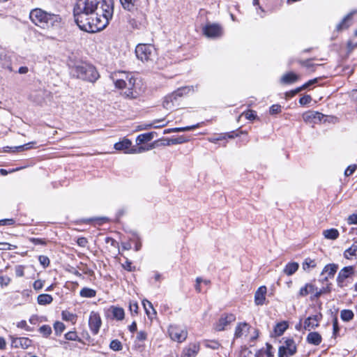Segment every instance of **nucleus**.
I'll use <instances>...</instances> for the list:
<instances>
[{
	"label": "nucleus",
	"mask_w": 357,
	"mask_h": 357,
	"mask_svg": "<svg viewBox=\"0 0 357 357\" xmlns=\"http://www.w3.org/2000/svg\"><path fill=\"white\" fill-rule=\"evenodd\" d=\"M113 0H77L73 15L81 30L96 33L104 29L112 19Z\"/></svg>",
	"instance_id": "obj_1"
},
{
	"label": "nucleus",
	"mask_w": 357,
	"mask_h": 357,
	"mask_svg": "<svg viewBox=\"0 0 357 357\" xmlns=\"http://www.w3.org/2000/svg\"><path fill=\"white\" fill-rule=\"evenodd\" d=\"M29 18L36 26L43 29L59 28L61 25V17L58 15L48 13L40 8L32 10Z\"/></svg>",
	"instance_id": "obj_2"
},
{
	"label": "nucleus",
	"mask_w": 357,
	"mask_h": 357,
	"mask_svg": "<svg viewBox=\"0 0 357 357\" xmlns=\"http://www.w3.org/2000/svg\"><path fill=\"white\" fill-rule=\"evenodd\" d=\"M72 73L78 79L93 83L99 78V74L96 68L86 63L75 66L72 69Z\"/></svg>",
	"instance_id": "obj_3"
},
{
	"label": "nucleus",
	"mask_w": 357,
	"mask_h": 357,
	"mask_svg": "<svg viewBox=\"0 0 357 357\" xmlns=\"http://www.w3.org/2000/svg\"><path fill=\"white\" fill-rule=\"evenodd\" d=\"M190 91H193V86L178 88L172 94L165 97L163 101V107L170 110L179 107L181 105V100L182 97L188 94Z\"/></svg>",
	"instance_id": "obj_4"
},
{
	"label": "nucleus",
	"mask_w": 357,
	"mask_h": 357,
	"mask_svg": "<svg viewBox=\"0 0 357 357\" xmlns=\"http://www.w3.org/2000/svg\"><path fill=\"white\" fill-rule=\"evenodd\" d=\"M115 86L119 89H126L125 94L130 98H135L139 92L137 90V84L135 77H126V81L123 79L114 80Z\"/></svg>",
	"instance_id": "obj_5"
},
{
	"label": "nucleus",
	"mask_w": 357,
	"mask_h": 357,
	"mask_svg": "<svg viewBox=\"0 0 357 357\" xmlns=\"http://www.w3.org/2000/svg\"><path fill=\"white\" fill-rule=\"evenodd\" d=\"M135 54L138 59L149 63L156 59L157 51L151 44H139L135 48Z\"/></svg>",
	"instance_id": "obj_6"
},
{
	"label": "nucleus",
	"mask_w": 357,
	"mask_h": 357,
	"mask_svg": "<svg viewBox=\"0 0 357 357\" xmlns=\"http://www.w3.org/2000/svg\"><path fill=\"white\" fill-rule=\"evenodd\" d=\"M168 333L171 339L178 342H183L188 336L187 331L178 326L172 325L169 327Z\"/></svg>",
	"instance_id": "obj_7"
},
{
	"label": "nucleus",
	"mask_w": 357,
	"mask_h": 357,
	"mask_svg": "<svg viewBox=\"0 0 357 357\" xmlns=\"http://www.w3.org/2000/svg\"><path fill=\"white\" fill-rule=\"evenodd\" d=\"M296 352V346L292 339H287L284 345L279 347L278 357H289Z\"/></svg>",
	"instance_id": "obj_8"
},
{
	"label": "nucleus",
	"mask_w": 357,
	"mask_h": 357,
	"mask_svg": "<svg viewBox=\"0 0 357 357\" xmlns=\"http://www.w3.org/2000/svg\"><path fill=\"white\" fill-rule=\"evenodd\" d=\"M203 31L206 37L211 38H220L223 33L222 28L218 24H207Z\"/></svg>",
	"instance_id": "obj_9"
},
{
	"label": "nucleus",
	"mask_w": 357,
	"mask_h": 357,
	"mask_svg": "<svg viewBox=\"0 0 357 357\" xmlns=\"http://www.w3.org/2000/svg\"><path fill=\"white\" fill-rule=\"evenodd\" d=\"M354 274V266H349L342 268L337 275L336 281L339 287H344L346 284L344 283L346 279L349 278Z\"/></svg>",
	"instance_id": "obj_10"
},
{
	"label": "nucleus",
	"mask_w": 357,
	"mask_h": 357,
	"mask_svg": "<svg viewBox=\"0 0 357 357\" xmlns=\"http://www.w3.org/2000/svg\"><path fill=\"white\" fill-rule=\"evenodd\" d=\"M102 321L99 314L91 312L89 319V326L93 335L98 333Z\"/></svg>",
	"instance_id": "obj_11"
},
{
	"label": "nucleus",
	"mask_w": 357,
	"mask_h": 357,
	"mask_svg": "<svg viewBox=\"0 0 357 357\" xmlns=\"http://www.w3.org/2000/svg\"><path fill=\"white\" fill-rule=\"evenodd\" d=\"M236 320V317L233 314H223L219 319L215 325V330L217 331H224L227 326Z\"/></svg>",
	"instance_id": "obj_12"
},
{
	"label": "nucleus",
	"mask_w": 357,
	"mask_h": 357,
	"mask_svg": "<svg viewBox=\"0 0 357 357\" xmlns=\"http://www.w3.org/2000/svg\"><path fill=\"white\" fill-rule=\"evenodd\" d=\"M10 338L11 340V347L16 349L21 348L26 349L31 346L32 342L28 337H15L10 335Z\"/></svg>",
	"instance_id": "obj_13"
},
{
	"label": "nucleus",
	"mask_w": 357,
	"mask_h": 357,
	"mask_svg": "<svg viewBox=\"0 0 357 357\" xmlns=\"http://www.w3.org/2000/svg\"><path fill=\"white\" fill-rule=\"evenodd\" d=\"M250 326L246 322H240L235 328L234 339L241 338L247 336L249 333Z\"/></svg>",
	"instance_id": "obj_14"
},
{
	"label": "nucleus",
	"mask_w": 357,
	"mask_h": 357,
	"mask_svg": "<svg viewBox=\"0 0 357 357\" xmlns=\"http://www.w3.org/2000/svg\"><path fill=\"white\" fill-rule=\"evenodd\" d=\"M338 269L336 264H328L325 266L321 275L326 276L322 279L323 282H327L329 278H333Z\"/></svg>",
	"instance_id": "obj_15"
},
{
	"label": "nucleus",
	"mask_w": 357,
	"mask_h": 357,
	"mask_svg": "<svg viewBox=\"0 0 357 357\" xmlns=\"http://www.w3.org/2000/svg\"><path fill=\"white\" fill-rule=\"evenodd\" d=\"M199 351V345L197 343L190 344L182 352L181 357H195Z\"/></svg>",
	"instance_id": "obj_16"
},
{
	"label": "nucleus",
	"mask_w": 357,
	"mask_h": 357,
	"mask_svg": "<svg viewBox=\"0 0 357 357\" xmlns=\"http://www.w3.org/2000/svg\"><path fill=\"white\" fill-rule=\"evenodd\" d=\"M321 315H313L307 317L304 321L305 330L310 331L319 326Z\"/></svg>",
	"instance_id": "obj_17"
},
{
	"label": "nucleus",
	"mask_w": 357,
	"mask_h": 357,
	"mask_svg": "<svg viewBox=\"0 0 357 357\" xmlns=\"http://www.w3.org/2000/svg\"><path fill=\"white\" fill-rule=\"evenodd\" d=\"M267 289L266 286H261L255 294V303L257 305H262L266 299Z\"/></svg>",
	"instance_id": "obj_18"
},
{
	"label": "nucleus",
	"mask_w": 357,
	"mask_h": 357,
	"mask_svg": "<svg viewBox=\"0 0 357 357\" xmlns=\"http://www.w3.org/2000/svg\"><path fill=\"white\" fill-rule=\"evenodd\" d=\"M156 135L155 132H150L147 133H144L138 135L136 139V142L137 144H141L147 142H150L153 139V137Z\"/></svg>",
	"instance_id": "obj_19"
},
{
	"label": "nucleus",
	"mask_w": 357,
	"mask_h": 357,
	"mask_svg": "<svg viewBox=\"0 0 357 357\" xmlns=\"http://www.w3.org/2000/svg\"><path fill=\"white\" fill-rule=\"evenodd\" d=\"M321 340V335L317 332H310L307 336V342L314 345H319Z\"/></svg>",
	"instance_id": "obj_20"
},
{
	"label": "nucleus",
	"mask_w": 357,
	"mask_h": 357,
	"mask_svg": "<svg viewBox=\"0 0 357 357\" xmlns=\"http://www.w3.org/2000/svg\"><path fill=\"white\" fill-rule=\"evenodd\" d=\"M298 78L299 77L296 74H295L292 72H290V73L284 74L281 77V82L282 84H293V83L296 82L298 79Z\"/></svg>",
	"instance_id": "obj_21"
},
{
	"label": "nucleus",
	"mask_w": 357,
	"mask_h": 357,
	"mask_svg": "<svg viewBox=\"0 0 357 357\" xmlns=\"http://www.w3.org/2000/svg\"><path fill=\"white\" fill-rule=\"evenodd\" d=\"M298 267L299 265L297 262H289L285 266L283 272L287 275H291L296 272Z\"/></svg>",
	"instance_id": "obj_22"
},
{
	"label": "nucleus",
	"mask_w": 357,
	"mask_h": 357,
	"mask_svg": "<svg viewBox=\"0 0 357 357\" xmlns=\"http://www.w3.org/2000/svg\"><path fill=\"white\" fill-rule=\"evenodd\" d=\"M130 146L131 142L128 139H125L121 142H116L114 144V149L118 151H124L127 153V151L129 149Z\"/></svg>",
	"instance_id": "obj_23"
},
{
	"label": "nucleus",
	"mask_w": 357,
	"mask_h": 357,
	"mask_svg": "<svg viewBox=\"0 0 357 357\" xmlns=\"http://www.w3.org/2000/svg\"><path fill=\"white\" fill-rule=\"evenodd\" d=\"M317 290V288L312 284L307 283L305 285V287H301L298 292L299 297H303L307 296L309 293L314 292V290Z\"/></svg>",
	"instance_id": "obj_24"
},
{
	"label": "nucleus",
	"mask_w": 357,
	"mask_h": 357,
	"mask_svg": "<svg viewBox=\"0 0 357 357\" xmlns=\"http://www.w3.org/2000/svg\"><path fill=\"white\" fill-rule=\"evenodd\" d=\"M53 301V298L50 294H40L37 298V301L39 305H45L50 304Z\"/></svg>",
	"instance_id": "obj_25"
},
{
	"label": "nucleus",
	"mask_w": 357,
	"mask_h": 357,
	"mask_svg": "<svg viewBox=\"0 0 357 357\" xmlns=\"http://www.w3.org/2000/svg\"><path fill=\"white\" fill-rule=\"evenodd\" d=\"M288 324L286 321L280 322L276 324L274 328L275 334L278 336L282 335L287 329Z\"/></svg>",
	"instance_id": "obj_26"
},
{
	"label": "nucleus",
	"mask_w": 357,
	"mask_h": 357,
	"mask_svg": "<svg viewBox=\"0 0 357 357\" xmlns=\"http://www.w3.org/2000/svg\"><path fill=\"white\" fill-rule=\"evenodd\" d=\"M323 235L326 238L335 240L339 236V231L336 229H326L323 231Z\"/></svg>",
	"instance_id": "obj_27"
},
{
	"label": "nucleus",
	"mask_w": 357,
	"mask_h": 357,
	"mask_svg": "<svg viewBox=\"0 0 357 357\" xmlns=\"http://www.w3.org/2000/svg\"><path fill=\"white\" fill-rule=\"evenodd\" d=\"M138 0H120L123 8L127 10L132 11L135 9Z\"/></svg>",
	"instance_id": "obj_28"
},
{
	"label": "nucleus",
	"mask_w": 357,
	"mask_h": 357,
	"mask_svg": "<svg viewBox=\"0 0 357 357\" xmlns=\"http://www.w3.org/2000/svg\"><path fill=\"white\" fill-rule=\"evenodd\" d=\"M112 313L114 317L117 320H122L124 318V310L121 307H111Z\"/></svg>",
	"instance_id": "obj_29"
},
{
	"label": "nucleus",
	"mask_w": 357,
	"mask_h": 357,
	"mask_svg": "<svg viewBox=\"0 0 357 357\" xmlns=\"http://www.w3.org/2000/svg\"><path fill=\"white\" fill-rule=\"evenodd\" d=\"M357 255V243H354L350 248L344 251V256L347 259H350L352 256Z\"/></svg>",
	"instance_id": "obj_30"
},
{
	"label": "nucleus",
	"mask_w": 357,
	"mask_h": 357,
	"mask_svg": "<svg viewBox=\"0 0 357 357\" xmlns=\"http://www.w3.org/2000/svg\"><path fill=\"white\" fill-rule=\"evenodd\" d=\"M79 294L82 297L93 298L96 296V292L92 289L84 287L81 289Z\"/></svg>",
	"instance_id": "obj_31"
},
{
	"label": "nucleus",
	"mask_w": 357,
	"mask_h": 357,
	"mask_svg": "<svg viewBox=\"0 0 357 357\" xmlns=\"http://www.w3.org/2000/svg\"><path fill=\"white\" fill-rule=\"evenodd\" d=\"M352 13H349L337 25L336 29L340 31L342 30L343 29H346L349 27V25L347 24V22L351 19Z\"/></svg>",
	"instance_id": "obj_32"
},
{
	"label": "nucleus",
	"mask_w": 357,
	"mask_h": 357,
	"mask_svg": "<svg viewBox=\"0 0 357 357\" xmlns=\"http://www.w3.org/2000/svg\"><path fill=\"white\" fill-rule=\"evenodd\" d=\"M354 312L350 310H343L340 312V317L344 321H349L354 318Z\"/></svg>",
	"instance_id": "obj_33"
},
{
	"label": "nucleus",
	"mask_w": 357,
	"mask_h": 357,
	"mask_svg": "<svg viewBox=\"0 0 357 357\" xmlns=\"http://www.w3.org/2000/svg\"><path fill=\"white\" fill-rule=\"evenodd\" d=\"M134 77V75L130 73H127L124 71H119L117 73H115L114 75L112 77L113 81L115 79H123L126 81V77Z\"/></svg>",
	"instance_id": "obj_34"
},
{
	"label": "nucleus",
	"mask_w": 357,
	"mask_h": 357,
	"mask_svg": "<svg viewBox=\"0 0 357 357\" xmlns=\"http://www.w3.org/2000/svg\"><path fill=\"white\" fill-rule=\"evenodd\" d=\"M199 126H200V123H197V124L191 126L172 128V132H185V131L192 130L195 128H199Z\"/></svg>",
	"instance_id": "obj_35"
},
{
	"label": "nucleus",
	"mask_w": 357,
	"mask_h": 357,
	"mask_svg": "<svg viewBox=\"0 0 357 357\" xmlns=\"http://www.w3.org/2000/svg\"><path fill=\"white\" fill-rule=\"evenodd\" d=\"M38 331L45 337L50 336L52 332V328L49 325H43L39 328Z\"/></svg>",
	"instance_id": "obj_36"
},
{
	"label": "nucleus",
	"mask_w": 357,
	"mask_h": 357,
	"mask_svg": "<svg viewBox=\"0 0 357 357\" xmlns=\"http://www.w3.org/2000/svg\"><path fill=\"white\" fill-rule=\"evenodd\" d=\"M66 326L61 321H56L54 324V329L56 335H61L65 330Z\"/></svg>",
	"instance_id": "obj_37"
},
{
	"label": "nucleus",
	"mask_w": 357,
	"mask_h": 357,
	"mask_svg": "<svg viewBox=\"0 0 357 357\" xmlns=\"http://www.w3.org/2000/svg\"><path fill=\"white\" fill-rule=\"evenodd\" d=\"M317 266V263L314 260L307 258L305 259L304 262L303 263V268L305 271L308 270L310 268H314Z\"/></svg>",
	"instance_id": "obj_38"
},
{
	"label": "nucleus",
	"mask_w": 357,
	"mask_h": 357,
	"mask_svg": "<svg viewBox=\"0 0 357 357\" xmlns=\"http://www.w3.org/2000/svg\"><path fill=\"white\" fill-rule=\"evenodd\" d=\"M62 319L65 321H74L77 316L67 310H64L61 313Z\"/></svg>",
	"instance_id": "obj_39"
},
{
	"label": "nucleus",
	"mask_w": 357,
	"mask_h": 357,
	"mask_svg": "<svg viewBox=\"0 0 357 357\" xmlns=\"http://www.w3.org/2000/svg\"><path fill=\"white\" fill-rule=\"evenodd\" d=\"M142 304H143V305H144V310H145V311H146V314H147L149 317H151V313H150L149 309H151V310H153V314H156V312H155V310H154V308H153V305H152V303H151L150 301H147V300H144V301H142Z\"/></svg>",
	"instance_id": "obj_40"
},
{
	"label": "nucleus",
	"mask_w": 357,
	"mask_h": 357,
	"mask_svg": "<svg viewBox=\"0 0 357 357\" xmlns=\"http://www.w3.org/2000/svg\"><path fill=\"white\" fill-rule=\"evenodd\" d=\"M204 346L207 348L216 350L218 349L220 347V344L215 340H207L205 342Z\"/></svg>",
	"instance_id": "obj_41"
},
{
	"label": "nucleus",
	"mask_w": 357,
	"mask_h": 357,
	"mask_svg": "<svg viewBox=\"0 0 357 357\" xmlns=\"http://www.w3.org/2000/svg\"><path fill=\"white\" fill-rule=\"evenodd\" d=\"M65 338L67 340H74L81 342V339L78 337L75 331H69L65 334Z\"/></svg>",
	"instance_id": "obj_42"
},
{
	"label": "nucleus",
	"mask_w": 357,
	"mask_h": 357,
	"mask_svg": "<svg viewBox=\"0 0 357 357\" xmlns=\"http://www.w3.org/2000/svg\"><path fill=\"white\" fill-rule=\"evenodd\" d=\"M109 347L114 351H121L122 349V344L118 340H113L109 344Z\"/></svg>",
	"instance_id": "obj_43"
},
{
	"label": "nucleus",
	"mask_w": 357,
	"mask_h": 357,
	"mask_svg": "<svg viewBox=\"0 0 357 357\" xmlns=\"http://www.w3.org/2000/svg\"><path fill=\"white\" fill-rule=\"evenodd\" d=\"M322 114L317 112H311L305 114V118L321 120Z\"/></svg>",
	"instance_id": "obj_44"
},
{
	"label": "nucleus",
	"mask_w": 357,
	"mask_h": 357,
	"mask_svg": "<svg viewBox=\"0 0 357 357\" xmlns=\"http://www.w3.org/2000/svg\"><path fill=\"white\" fill-rule=\"evenodd\" d=\"M38 260L40 264L43 266V267H47L50 265V259L47 256L40 255L38 257Z\"/></svg>",
	"instance_id": "obj_45"
},
{
	"label": "nucleus",
	"mask_w": 357,
	"mask_h": 357,
	"mask_svg": "<svg viewBox=\"0 0 357 357\" xmlns=\"http://www.w3.org/2000/svg\"><path fill=\"white\" fill-rule=\"evenodd\" d=\"M29 241L35 245H45L47 244V241L43 238H31Z\"/></svg>",
	"instance_id": "obj_46"
},
{
	"label": "nucleus",
	"mask_w": 357,
	"mask_h": 357,
	"mask_svg": "<svg viewBox=\"0 0 357 357\" xmlns=\"http://www.w3.org/2000/svg\"><path fill=\"white\" fill-rule=\"evenodd\" d=\"M312 101V97L310 95H305L299 100V103L301 105H305Z\"/></svg>",
	"instance_id": "obj_47"
},
{
	"label": "nucleus",
	"mask_w": 357,
	"mask_h": 357,
	"mask_svg": "<svg viewBox=\"0 0 357 357\" xmlns=\"http://www.w3.org/2000/svg\"><path fill=\"white\" fill-rule=\"evenodd\" d=\"M35 142H29V143H27V144H25L24 145H21V146H15L14 149L17 151H24V150H27V149H29L31 148V145L32 144H34Z\"/></svg>",
	"instance_id": "obj_48"
},
{
	"label": "nucleus",
	"mask_w": 357,
	"mask_h": 357,
	"mask_svg": "<svg viewBox=\"0 0 357 357\" xmlns=\"http://www.w3.org/2000/svg\"><path fill=\"white\" fill-rule=\"evenodd\" d=\"M247 119L254 120L256 119L257 115L255 111L248 110L243 114Z\"/></svg>",
	"instance_id": "obj_49"
},
{
	"label": "nucleus",
	"mask_w": 357,
	"mask_h": 357,
	"mask_svg": "<svg viewBox=\"0 0 357 357\" xmlns=\"http://www.w3.org/2000/svg\"><path fill=\"white\" fill-rule=\"evenodd\" d=\"M24 267L22 265L16 266L15 268V275L18 278L24 276Z\"/></svg>",
	"instance_id": "obj_50"
},
{
	"label": "nucleus",
	"mask_w": 357,
	"mask_h": 357,
	"mask_svg": "<svg viewBox=\"0 0 357 357\" xmlns=\"http://www.w3.org/2000/svg\"><path fill=\"white\" fill-rule=\"evenodd\" d=\"M356 168H357V165H349L344 171V175L346 176H349L351 175L356 171Z\"/></svg>",
	"instance_id": "obj_51"
},
{
	"label": "nucleus",
	"mask_w": 357,
	"mask_h": 357,
	"mask_svg": "<svg viewBox=\"0 0 357 357\" xmlns=\"http://www.w3.org/2000/svg\"><path fill=\"white\" fill-rule=\"evenodd\" d=\"M270 114H276L281 112V106L280 105H273L270 107Z\"/></svg>",
	"instance_id": "obj_52"
},
{
	"label": "nucleus",
	"mask_w": 357,
	"mask_h": 357,
	"mask_svg": "<svg viewBox=\"0 0 357 357\" xmlns=\"http://www.w3.org/2000/svg\"><path fill=\"white\" fill-rule=\"evenodd\" d=\"M15 222V220L14 219H2V220H0V226H3V225H14Z\"/></svg>",
	"instance_id": "obj_53"
},
{
	"label": "nucleus",
	"mask_w": 357,
	"mask_h": 357,
	"mask_svg": "<svg viewBox=\"0 0 357 357\" xmlns=\"http://www.w3.org/2000/svg\"><path fill=\"white\" fill-rule=\"evenodd\" d=\"M77 243L79 246L85 248L88 243V240L85 237H79L77 238Z\"/></svg>",
	"instance_id": "obj_54"
},
{
	"label": "nucleus",
	"mask_w": 357,
	"mask_h": 357,
	"mask_svg": "<svg viewBox=\"0 0 357 357\" xmlns=\"http://www.w3.org/2000/svg\"><path fill=\"white\" fill-rule=\"evenodd\" d=\"M17 326L20 328H24L27 331H30V327L27 325L26 321L24 320H22L17 323Z\"/></svg>",
	"instance_id": "obj_55"
},
{
	"label": "nucleus",
	"mask_w": 357,
	"mask_h": 357,
	"mask_svg": "<svg viewBox=\"0 0 357 357\" xmlns=\"http://www.w3.org/2000/svg\"><path fill=\"white\" fill-rule=\"evenodd\" d=\"M35 290H40L43 287V282L40 280H36L33 284Z\"/></svg>",
	"instance_id": "obj_56"
},
{
	"label": "nucleus",
	"mask_w": 357,
	"mask_h": 357,
	"mask_svg": "<svg viewBox=\"0 0 357 357\" xmlns=\"http://www.w3.org/2000/svg\"><path fill=\"white\" fill-rule=\"evenodd\" d=\"M347 222L349 225L357 224V214H352L347 218Z\"/></svg>",
	"instance_id": "obj_57"
},
{
	"label": "nucleus",
	"mask_w": 357,
	"mask_h": 357,
	"mask_svg": "<svg viewBox=\"0 0 357 357\" xmlns=\"http://www.w3.org/2000/svg\"><path fill=\"white\" fill-rule=\"evenodd\" d=\"M333 335H336V334L339 331L338 321H337V319L336 317L334 318V319L333 321Z\"/></svg>",
	"instance_id": "obj_58"
},
{
	"label": "nucleus",
	"mask_w": 357,
	"mask_h": 357,
	"mask_svg": "<svg viewBox=\"0 0 357 357\" xmlns=\"http://www.w3.org/2000/svg\"><path fill=\"white\" fill-rule=\"evenodd\" d=\"M330 289L328 287L327 288H323L319 291H317L314 295V298H319L324 293L326 292V291H329Z\"/></svg>",
	"instance_id": "obj_59"
},
{
	"label": "nucleus",
	"mask_w": 357,
	"mask_h": 357,
	"mask_svg": "<svg viewBox=\"0 0 357 357\" xmlns=\"http://www.w3.org/2000/svg\"><path fill=\"white\" fill-rule=\"evenodd\" d=\"M123 268L128 271H135V267L132 266V263L129 261H126V263L123 265Z\"/></svg>",
	"instance_id": "obj_60"
},
{
	"label": "nucleus",
	"mask_w": 357,
	"mask_h": 357,
	"mask_svg": "<svg viewBox=\"0 0 357 357\" xmlns=\"http://www.w3.org/2000/svg\"><path fill=\"white\" fill-rule=\"evenodd\" d=\"M10 282V279L8 277H0V284L1 286H7Z\"/></svg>",
	"instance_id": "obj_61"
},
{
	"label": "nucleus",
	"mask_w": 357,
	"mask_h": 357,
	"mask_svg": "<svg viewBox=\"0 0 357 357\" xmlns=\"http://www.w3.org/2000/svg\"><path fill=\"white\" fill-rule=\"evenodd\" d=\"M317 82V79H311L310 81H308L307 82H306L305 84H304L303 86H301V89L303 90H305L307 88H308L309 86H310L311 85L314 84V83H316Z\"/></svg>",
	"instance_id": "obj_62"
},
{
	"label": "nucleus",
	"mask_w": 357,
	"mask_h": 357,
	"mask_svg": "<svg viewBox=\"0 0 357 357\" xmlns=\"http://www.w3.org/2000/svg\"><path fill=\"white\" fill-rule=\"evenodd\" d=\"M129 308L131 312L137 314L138 311V305L137 303H130Z\"/></svg>",
	"instance_id": "obj_63"
},
{
	"label": "nucleus",
	"mask_w": 357,
	"mask_h": 357,
	"mask_svg": "<svg viewBox=\"0 0 357 357\" xmlns=\"http://www.w3.org/2000/svg\"><path fill=\"white\" fill-rule=\"evenodd\" d=\"M356 47H357V43H354L351 40L347 42V49L349 52L353 51Z\"/></svg>",
	"instance_id": "obj_64"
}]
</instances>
